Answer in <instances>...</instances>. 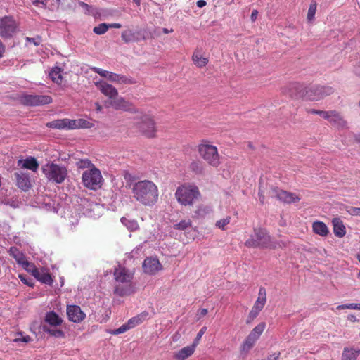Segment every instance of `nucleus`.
<instances>
[{"mask_svg":"<svg viewBox=\"0 0 360 360\" xmlns=\"http://www.w3.org/2000/svg\"><path fill=\"white\" fill-rule=\"evenodd\" d=\"M133 198L145 206H153L158 200V186L150 180L144 179L135 182L131 188Z\"/></svg>","mask_w":360,"mask_h":360,"instance_id":"obj_1","label":"nucleus"},{"mask_svg":"<svg viewBox=\"0 0 360 360\" xmlns=\"http://www.w3.org/2000/svg\"><path fill=\"white\" fill-rule=\"evenodd\" d=\"M114 278L117 284L115 286L114 293L120 297L127 296L134 292L132 280L134 274L122 266H118L114 271Z\"/></svg>","mask_w":360,"mask_h":360,"instance_id":"obj_2","label":"nucleus"},{"mask_svg":"<svg viewBox=\"0 0 360 360\" xmlns=\"http://www.w3.org/2000/svg\"><path fill=\"white\" fill-rule=\"evenodd\" d=\"M177 202L182 206H193L202 195L198 187L192 183H184L179 186L174 193Z\"/></svg>","mask_w":360,"mask_h":360,"instance_id":"obj_3","label":"nucleus"},{"mask_svg":"<svg viewBox=\"0 0 360 360\" xmlns=\"http://www.w3.org/2000/svg\"><path fill=\"white\" fill-rule=\"evenodd\" d=\"M135 119L134 126L139 134L148 139H154L157 136L158 127L153 115L144 113Z\"/></svg>","mask_w":360,"mask_h":360,"instance_id":"obj_4","label":"nucleus"},{"mask_svg":"<svg viewBox=\"0 0 360 360\" xmlns=\"http://www.w3.org/2000/svg\"><path fill=\"white\" fill-rule=\"evenodd\" d=\"M199 155L211 167H218L221 164L220 155L217 148L207 141H202L197 147Z\"/></svg>","mask_w":360,"mask_h":360,"instance_id":"obj_5","label":"nucleus"},{"mask_svg":"<svg viewBox=\"0 0 360 360\" xmlns=\"http://www.w3.org/2000/svg\"><path fill=\"white\" fill-rule=\"evenodd\" d=\"M41 170L49 181L56 184H62L68 174L66 167L53 162L45 164Z\"/></svg>","mask_w":360,"mask_h":360,"instance_id":"obj_6","label":"nucleus"},{"mask_svg":"<svg viewBox=\"0 0 360 360\" xmlns=\"http://www.w3.org/2000/svg\"><path fill=\"white\" fill-rule=\"evenodd\" d=\"M271 237L267 231L262 228L254 229V234L245 242L248 248H270Z\"/></svg>","mask_w":360,"mask_h":360,"instance_id":"obj_7","label":"nucleus"},{"mask_svg":"<svg viewBox=\"0 0 360 360\" xmlns=\"http://www.w3.org/2000/svg\"><path fill=\"white\" fill-rule=\"evenodd\" d=\"M334 93L333 87L329 86L311 85L305 86L304 99L317 101Z\"/></svg>","mask_w":360,"mask_h":360,"instance_id":"obj_8","label":"nucleus"},{"mask_svg":"<svg viewBox=\"0 0 360 360\" xmlns=\"http://www.w3.org/2000/svg\"><path fill=\"white\" fill-rule=\"evenodd\" d=\"M103 179L100 170L96 167H92L91 169H87L82 174V182L85 187L96 190L102 186Z\"/></svg>","mask_w":360,"mask_h":360,"instance_id":"obj_9","label":"nucleus"},{"mask_svg":"<svg viewBox=\"0 0 360 360\" xmlns=\"http://www.w3.org/2000/svg\"><path fill=\"white\" fill-rule=\"evenodd\" d=\"M18 99L20 104L29 107L44 105L50 104L53 101L52 98L48 95H33L27 94H21Z\"/></svg>","mask_w":360,"mask_h":360,"instance_id":"obj_10","label":"nucleus"},{"mask_svg":"<svg viewBox=\"0 0 360 360\" xmlns=\"http://www.w3.org/2000/svg\"><path fill=\"white\" fill-rule=\"evenodd\" d=\"M305 85L299 82H290L281 88L282 94L293 100L304 99Z\"/></svg>","mask_w":360,"mask_h":360,"instance_id":"obj_11","label":"nucleus"},{"mask_svg":"<svg viewBox=\"0 0 360 360\" xmlns=\"http://www.w3.org/2000/svg\"><path fill=\"white\" fill-rule=\"evenodd\" d=\"M18 24L13 18L4 16L0 18V36L4 39H10L16 32Z\"/></svg>","mask_w":360,"mask_h":360,"instance_id":"obj_12","label":"nucleus"},{"mask_svg":"<svg viewBox=\"0 0 360 360\" xmlns=\"http://www.w3.org/2000/svg\"><path fill=\"white\" fill-rule=\"evenodd\" d=\"M268 193L269 197L288 204L298 202L300 200L297 194L281 190L277 187H271Z\"/></svg>","mask_w":360,"mask_h":360,"instance_id":"obj_13","label":"nucleus"},{"mask_svg":"<svg viewBox=\"0 0 360 360\" xmlns=\"http://www.w3.org/2000/svg\"><path fill=\"white\" fill-rule=\"evenodd\" d=\"M143 271L150 275H155L162 269V265L157 258H146L142 265Z\"/></svg>","mask_w":360,"mask_h":360,"instance_id":"obj_14","label":"nucleus"},{"mask_svg":"<svg viewBox=\"0 0 360 360\" xmlns=\"http://www.w3.org/2000/svg\"><path fill=\"white\" fill-rule=\"evenodd\" d=\"M13 175L16 181V186L20 189L27 191L31 188L30 177L28 173L18 171L14 172Z\"/></svg>","mask_w":360,"mask_h":360,"instance_id":"obj_15","label":"nucleus"},{"mask_svg":"<svg viewBox=\"0 0 360 360\" xmlns=\"http://www.w3.org/2000/svg\"><path fill=\"white\" fill-rule=\"evenodd\" d=\"M67 315L70 321L74 323H79L82 321L86 314L82 311L81 308L77 305H69L67 307Z\"/></svg>","mask_w":360,"mask_h":360,"instance_id":"obj_16","label":"nucleus"},{"mask_svg":"<svg viewBox=\"0 0 360 360\" xmlns=\"http://www.w3.org/2000/svg\"><path fill=\"white\" fill-rule=\"evenodd\" d=\"M95 85L98 89L105 96L108 97L110 101L118 96V91L116 88L105 82L99 81L96 82Z\"/></svg>","mask_w":360,"mask_h":360,"instance_id":"obj_17","label":"nucleus"},{"mask_svg":"<svg viewBox=\"0 0 360 360\" xmlns=\"http://www.w3.org/2000/svg\"><path fill=\"white\" fill-rule=\"evenodd\" d=\"M328 121L332 126L338 129H344L347 128V122L344 119L340 112L336 110H331Z\"/></svg>","mask_w":360,"mask_h":360,"instance_id":"obj_18","label":"nucleus"},{"mask_svg":"<svg viewBox=\"0 0 360 360\" xmlns=\"http://www.w3.org/2000/svg\"><path fill=\"white\" fill-rule=\"evenodd\" d=\"M197 347V342H193L191 345L183 347L180 350L174 353V360H186L191 356Z\"/></svg>","mask_w":360,"mask_h":360,"instance_id":"obj_19","label":"nucleus"},{"mask_svg":"<svg viewBox=\"0 0 360 360\" xmlns=\"http://www.w3.org/2000/svg\"><path fill=\"white\" fill-rule=\"evenodd\" d=\"M18 167L27 169L32 172H37L39 168V162L34 157L29 156L25 159H20L17 162Z\"/></svg>","mask_w":360,"mask_h":360,"instance_id":"obj_20","label":"nucleus"},{"mask_svg":"<svg viewBox=\"0 0 360 360\" xmlns=\"http://www.w3.org/2000/svg\"><path fill=\"white\" fill-rule=\"evenodd\" d=\"M32 275L35 278H37L42 283L49 285H51L53 284V278L46 270L34 268V269L32 271Z\"/></svg>","mask_w":360,"mask_h":360,"instance_id":"obj_21","label":"nucleus"},{"mask_svg":"<svg viewBox=\"0 0 360 360\" xmlns=\"http://www.w3.org/2000/svg\"><path fill=\"white\" fill-rule=\"evenodd\" d=\"M110 105L115 110L129 111L131 109L132 104L126 101L123 97L117 96L110 101Z\"/></svg>","mask_w":360,"mask_h":360,"instance_id":"obj_22","label":"nucleus"},{"mask_svg":"<svg viewBox=\"0 0 360 360\" xmlns=\"http://www.w3.org/2000/svg\"><path fill=\"white\" fill-rule=\"evenodd\" d=\"M8 253L17 262L18 264H21L22 266L27 267L30 264L29 262L26 259L25 255L20 251L16 247H11Z\"/></svg>","mask_w":360,"mask_h":360,"instance_id":"obj_23","label":"nucleus"},{"mask_svg":"<svg viewBox=\"0 0 360 360\" xmlns=\"http://www.w3.org/2000/svg\"><path fill=\"white\" fill-rule=\"evenodd\" d=\"M333 233L335 236L342 238L346 234V227L342 219L339 217H335L332 220Z\"/></svg>","mask_w":360,"mask_h":360,"instance_id":"obj_24","label":"nucleus"},{"mask_svg":"<svg viewBox=\"0 0 360 360\" xmlns=\"http://www.w3.org/2000/svg\"><path fill=\"white\" fill-rule=\"evenodd\" d=\"M313 232L321 237H326L329 234V229L327 225L321 221H315L312 223Z\"/></svg>","mask_w":360,"mask_h":360,"instance_id":"obj_25","label":"nucleus"},{"mask_svg":"<svg viewBox=\"0 0 360 360\" xmlns=\"http://www.w3.org/2000/svg\"><path fill=\"white\" fill-rule=\"evenodd\" d=\"M109 80L120 84H134L136 83V81L131 77L114 72H111V75H110Z\"/></svg>","mask_w":360,"mask_h":360,"instance_id":"obj_26","label":"nucleus"},{"mask_svg":"<svg viewBox=\"0 0 360 360\" xmlns=\"http://www.w3.org/2000/svg\"><path fill=\"white\" fill-rule=\"evenodd\" d=\"M45 322L50 326H59L63 322V319L54 311L48 312L45 316Z\"/></svg>","mask_w":360,"mask_h":360,"instance_id":"obj_27","label":"nucleus"},{"mask_svg":"<svg viewBox=\"0 0 360 360\" xmlns=\"http://www.w3.org/2000/svg\"><path fill=\"white\" fill-rule=\"evenodd\" d=\"M149 314L148 311H143L136 316H134L128 320V325H129L130 328H133L135 326L140 325L144 321L148 319Z\"/></svg>","mask_w":360,"mask_h":360,"instance_id":"obj_28","label":"nucleus"},{"mask_svg":"<svg viewBox=\"0 0 360 360\" xmlns=\"http://www.w3.org/2000/svg\"><path fill=\"white\" fill-rule=\"evenodd\" d=\"M192 60L193 63L198 68H204L208 63V58L203 57L200 51L195 50L192 56Z\"/></svg>","mask_w":360,"mask_h":360,"instance_id":"obj_29","label":"nucleus"},{"mask_svg":"<svg viewBox=\"0 0 360 360\" xmlns=\"http://www.w3.org/2000/svg\"><path fill=\"white\" fill-rule=\"evenodd\" d=\"M257 340V339L248 335L240 346V352L242 353H244L245 354H247L249 352V351L253 347Z\"/></svg>","mask_w":360,"mask_h":360,"instance_id":"obj_30","label":"nucleus"},{"mask_svg":"<svg viewBox=\"0 0 360 360\" xmlns=\"http://www.w3.org/2000/svg\"><path fill=\"white\" fill-rule=\"evenodd\" d=\"M62 71L60 68L56 66L49 72L51 79L57 84H61L63 82Z\"/></svg>","mask_w":360,"mask_h":360,"instance_id":"obj_31","label":"nucleus"},{"mask_svg":"<svg viewBox=\"0 0 360 360\" xmlns=\"http://www.w3.org/2000/svg\"><path fill=\"white\" fill-rule=\"evenodd\" d=\"M189 169L195 174H202L205 170L203 164L200 160H193L190 164Z\"/></svg>","mask_w":360,"mask_h":360,"instance_id":"obj_32","label":"nucleus"},{"mask_svg":"<svg viewBox=\"0 0 360 360\" xmlns=\"http://www.w3.org/2000/svg\"><path fill=\"white\" fill-rule=\"evenodd\" d=\"M42 330L56 338H64L65 333L60 329L51 328L47 325L42 326Z\"/></svg>","mask_w":360,"mask_h":360,"instance_id":"obj_33","label":"nucleus"},{"mask_svg":"<svg viewBox=\"0 0 360 360\" xmlns=\"http://www.w3.org/2000/svg\"><path fill=\"white\" fill-rule=\"evenodd\" d=\"M263 308L264 307L260 306L259 304L255 303L249 313L247 323H250L252 321H253L258 316V314L262 310Z\"/></svg>","mask_w":360,"mask_h":360,"instance_id":"obj_34","label":"nucleus"},{"mask_svg":"<svg viewBox=\"0 0 360 360\" xmlns=\"http://www.w3.org/2000/svg\"><path fill=\"white\" fill-rule=\"evenodd\" d=\"M266 328V323L264 322H262L259 323L257 326H256L252 331L250 333V335L254 337L256 339H259L260 335L264 332V329Z\"/></svg>","mask_w":360,"mask_h":360,"instance_id":"obj_35","label":"nucleus"},{"mask_svg":"<svg viewBox=\"0 0 360 360\" xmlns=\"http://www.w3.org/2000/svg\"><path fill=\"white\" fill-rule=\"evenodd\" d=\"M359 352H356L352 349H348L345 347L342 352V359L343 360H356L357 354Z\"/></svg>","mask_w":360,"mask_h":360,"instance_id":"obj_36","label":"nucleus"},{"mask_svg":"<svg viewBox=\"0 0 360 360\" xmlns=\"http://www.w3.org/2000/svg\"><path fill=\"white\" fill-rule=\"evenodd\" d=\"M65 119L57 120L47 123L46 126L49 128L63 129H66Z\"/></svg>","mask_w":360,"mask_h":360,"instance_id":"obj_37","label":"nucleus"},{"mask_svg":"<svg viewBox=\"0 0 360 360\" xmlns=\"http://www.w3.org/2000/svg\"><path fill=\"white\" fill-rule=\"evenodd\" d=\"M266 302V293L264 288L261 287L259 290L258 297L255 303L259 304L260 306L264 307Z\"/></svg>","mask_w":360,"mask_h":360,"instance_id":"obj_38","label":"nucleus"},{"mask_svg":"<svg viewBox=\"0 0 360 360\" xmlns=\"http://www.w3.org/2000/svg\"><path fill=\"white\" fill-rule=\"evenodd\" d=\"M210 210L208 207L204 205H199L196 207V209L194 211V215L193 217H204L205 214H207L209 212Z\"/></svg>","mask_w":360,"mask_h":360,"instance_id":"obj_39","label":"nucleus"},{"mask_svg":"<svg viewBox=\"0 0 360 360\" xmlns=\"http://www.w3.org/2000/svg\"><path fill=\"white\" fill-rule=\"evenodd\" d=\"M122 39L124 43L128 44L131 41H136L137 39L135 37V34L131 30H126L122 32L121 35Z\"/></svg>","mask_w":360,"mask_h":360,"instance_id":"obj_40","label":"nucleus"},{"mask_svg":"<svg viewBox=\"0 0 360 360\" xmlns=\"http://www.w3.org/2000/svg\"><path fill=\"white\" fill-rule=\"evenodd\" d=\"M77 166L79 169H91L92 167H96L95 165L88 159H81L77 162Z\"/></svg>","mask_w":360,"mask_h":360,"instance_id":"obj_41","label":"nucleus"},{"mask_svg":"<svg viewBox=\"0 0 360 360\" xmlns=\"http://www.w3.org/2000/svg\"><path fill=\"white\" fill-rule=\"evenodd\" d=\"M231 217L230 216H226L224 219H221L216 221L215 226L218 229L221 230H226V226L231 222Z\"/></svg>","mask_w":360,"mask_h":360,"instance_id":"obj_42","label":"nucleus"},{"mask_svg":"<svg viewBox=\"0 0 360 360\" xmlns=\"http://www.w3.org/2000/svg\"><path fill=\"white\" fill-rule=\"evenodd\" d=\"M109 29L107 23L103 22L94 27L93 31L95 34L101 35L105 34Z\"/></svg>","mask_w":360,"mask_h":360,"instance_id":"obj_43","label":"nucleus"},{"mask_svg":"<svg viewBox=\"0 0 360 360\" xmlns=\"http://www.w3.org/2000/svg\"><path fill=\"white\" fill-rule=\"evenodd\" d=\"M191 226V221L190 220H182L179 223L174 225V229L178 230H186Z\"/></svg>","mask_w":360,"mask_h":360,"instance_id":"obj_44","label":"nucleus"},{"mask_svg":"<svg viewBox=\"0 0 360 360\" xmlns=\"http://www.w3.org/2000/svg\"><path fill=\"white\" fill-rule=\"evenodd\" d=\"M345 209L351 216H360V207L345 205Z\"/></svg>","mask_w":360,"mask_h":360,"instance_id":"obj_45","label":"nucleus"},{"mask_svg":"<svg viewBox=\"0 0 360 360\" xmlns=\"http://www.w3.org/2000/svg\"><path fill=\"white\" fill-rule=\"evenodd\" d=\"M316 11V4L311 3L309 6L307 13V19L311 21L314 19Z\"/></svg>","mask_w":360,"mask_h":360,"instance_id":"obj_46","label":"nucleus"},{"mask_svg":"<svg viewBox=\"0 0 360 360\" xmlns=\"http://www.w3.org/2000/svg\"><path fill=\"white\" fill-rule=\"evenodd\" d=\"M94 70L95 72L98 74L100 76L107 78L108 80L110 79V75H111L112 72L107 71L103 69H101L98 68H94Z\"/></svg>","mask_w":360,"mask_h":360,"instance_id":"obj_47","label":"nucleus"},{"mask_svg":"<svg viewBox=\"0 0 360 360\" xmlns=\"http://www.w3.org/2000/svg\"><path fill=\"white\" fill-rule=\"evenodd\" d=\"M66 129H78L77 120L65 119Z\"/></svg>","mask_w":360,"mask_h":360,"instance_id":"obj_48","label":"nucleus"},{"mask_svg":"<svg viewBox=\"0 0 360 360\" xmlns=\"http://www.w3.org/2000/svg\"><path fill=\"white\" fill-rule=\"evenodd\" d=\"M129 329H131V328L129 327V325H128V322H127L125 324H123L122 326H121L120 327L117 328L113 332V334H115V335L121 334V333H123L129 330Z\"/></svg>","mask_w":360,"mask_h":360,"instance_id":"obj_49","label":"nucleus"},{"mask_svg":"<svg viewBox=\"0 0 360 360\" xmlns=\"http://www.w3.org/2000/svg\"><path fill=\"white\" fill-rule=\"evenodd\" d=\"M77 126L79 128H90L91 127V124L86 120L84 119H78L77 120Z\"/></svg>","mask_w":360,"mask_h":360,"instance_id":"obj_50","label":"nucleus"},{"mask_svg":"<svg viewBox=\"0 0 360 360\" xmlns=\"http://www.w3.org/2000/svg\"><path fill=\"white\" fill-rule=\"evenodd\" d=\"M26 41L32 43L34 46H37L41 44V38L39 36H37V37L34 38L26 37Z\"/></svg>","mask_w":360,"mask_h":360,"instance_id":"obj_51","label":"nucleus"},{"mask_svg":"<svg viewBox=\"0 0 360 360\" xmlns=\"http://www.w3.org/2000/svg\"><path fill=\"white\" fill-rule=\"evenodd\" d=\"M345 307H346V309L360 310V304H357V303L345 304Z\"/></svg>","mask_w":360,"mask_h":360,"instance_id":"obj_52","label":"nucleus"},{"mask_svg":"<svg viewBox=\"0 0 360 360\" xmlns=\"http://www.w3.org/2000/svg\"><path fill=\"white\" fill-rule=\"evenodd\" d=\"M205 330H206V327H203L200 329V330L197 334V336H196L195 340L193 341V342H197V345H198V342L200 340V338H202V336L204 334V333L205 332Z\"/></svg>","mask_w":360,"mask_h":360,"instance_id":"obj_53","label":"nucleus"},{"mask_svg":"<svg viewBox=\"0 0 360 360\" xmlns=\"http://www.w3.org/2000/svg\"><path fill=\"white\" fill-rule=\"evenodd\" d=\"M19 278H20L21 281L23 283L26 284L27 285H28V286H32V283L30 278H26L25 276H24L22 275H20Z\"/></svg>","mask_w":360,"mask_h":360,"instance_id":"obj_54","label":"nucleus"},{"mask_svg":"<svg viewBox=\"0 0 360 360\" xmlns=\"http://www.w3.org/2000/svg\"><path fill=\"white\" fill-rule=\"evenodd\" d=\"M31 340V338L29 335L23 336L22 338H16L14 339L15 342H29Z\"/></svg>","mask_w":360,"mask_h":360,"instance_id":"obj_55","label":"nucleus"},{"mask_svg":"<svg viewBox=\"0 0 360 360\" xmlns=\"http://www.w3.org/2000/svg\"><path fill=\"white\" fill-rule=\"evenodd\" d=\"M330 113H331V110H328V111L321 110V112L319 115H321L323 119L328 120V119L330 117Z\"/></svg>","mask_w":360,"mask_h":360,"instance_id":"obj_56","label":"nucleus"},{"mask_svg":"<svg viewBox=\"0 0 360 360\" xmlns=\"http://www.w3.org/2000/svg\"><path fill=\"white\" fill-rule=\"evenodd\" d=\"M280 355H281V352H278L274 353L272 355L269 356L267 359H264V360H278Z\"/></svg>","mask_w":360,"mask_h":360,"instance_id":"obj_57","label":"nucleus"},{"mask_svg":"<svg viewBox=\"0 0 360 360\" xmlns=\"http://www.w3.org/2000/svg\"><path fill=\"white\" fill-rule=\"evenodd\" d=\"M259 198L260 202L262 204H264V203L265 197H264L263 191H262L260 187H259Z\"/></svg>","mask_w":360,"mask_h":360,"instance_id":"obj_58","label":"nucleus"},{"mask_svg":"<svg viewBox=\"0 0 360 360\" xmlns=\"http://www.w3.org/2000/svg\"><path fill=\"white\" fill-rule=\"evenodd\" d=\"M6 51V47L2 43V41L0 40V58H1L4 56V53Z\"/></svg>","mask_w":360,"mask_h":360,"instance_id":"obj_59","label":"nucleus"},{"mask_svg":"<svg viewBox=\"0 0 360 360\" xmlns=\"http://www.w3.org/2000/svg\"><path fill=\"white\" fill-rule=\"evenodd\" d=\"M258 15V11L257 10H253L251 13V20L252 22L255 21Z\"/></svg>","mask_w":360,"mask_h":360,"instance_id":"obj_60","label":"nucleus"},{"mask_svg":"<svg viewBox=\"0 0 360 360\" xmlns=\"http://www.w3.org/2000/svg\"><path fill=\"white\" fill-rule=\"evenodd\" d=\"M196 4L198 7L202 8L206 6L207 2L205 0H198Z\"/></svg>","mask_w":360,"mask_h":360,"instance_id":"obj_61","label":"nucleus"},{"mask_svg":"<svg viewBox=\"0 0 360 360\" xmlns=\"http://www.w3.org/2000/svg\"><path fill=\"white\" fill-rule=\"evenodd\" d=\"M347 319L352 322H356L358 321V319H356V316L354 314H349L347 316Z\"/></svg>","mask_w":360,"mask_h":360,"instance_id":"obj_62","label":"nucleus"},{"mask_svg":"<svg viewBox=\"0 0 360 360\" xmlns=\"http://www.w3.org/2000/svg\"><path fill=\"white\" fill-rule=\"evenodd\" d=\"M109 26V28H120L122 27V25L120 23H112V24H108Z\"/></svg>","mask_w":360,"mask_h":360,"instance_id":"obj_63","label":"nucleus"},{"mask_svg":"<svg viewBox=\"0 0 360 360\" xmlns=\"http://www.w3.org/2000/svg\"><path fill=\"white\" fill-rule=\"evenodd\" d=\"M308 112L314 114V115H320L321 112V110H316V109H311L308 111Z\"/></svg>","mask_w":360,"mask_h":360,"instance_id":"obj_64","label":"nucleus"}]
</instances>
